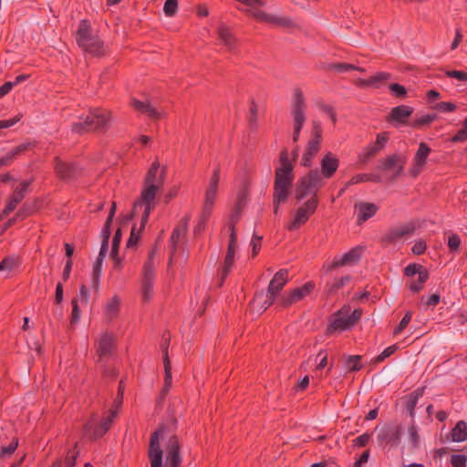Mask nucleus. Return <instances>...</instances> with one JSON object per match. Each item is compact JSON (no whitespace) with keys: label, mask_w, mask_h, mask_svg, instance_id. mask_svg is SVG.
Instances as JSON below:
<instances>
[{"label":"nucleus","mask_w":467,"mask_h":467,"mask_svg":"<svg viewBox=\"0 0 467 467\" xmlns=\"http://www.w3.org/2000/svg\"><path fill=\"white\" fill-rule=\"evenodd\" d=\"M436 119V115H425L419 119H417L414 123V126L420 127L423 125H428L431 123Z\"/></svg>","instance_id":"50"},{"label":"nucleus","mask_w":467,"mask_h":467,"mask_svg":"<svg viewBox=\"0 0 467 467\" xmlns=\"http://www.w3.org/2000/svg\"><path fill=\"white\" fill-rule=\"evenodd\" d=\"M163 429L155 431L150 440L148 457L150 467L163 466V451L161 448V439L162 438ZM165 467H181V443L176 435H172L165 444Z\"/></svg>","instance_id":"2"},{"label":"nucleus","mask_w":467,"mask_h":467,"mask_svg":"<svg viewBox=\"0 0 467 467\" xmlns=\"http://www.w3.org/2000/svg\"><path fill=\"white\" fill-rule=\"evenodd\" d=\"M113 119V113L110 109L104 108H94L82 121L72 124L71 130L77 134L87 132H106Z\"/></svg>","instance_id":"4"},{"label":"nucleus","mask_w":467,"mask_h":467,"mask_svg":"<svg viewBox=\"0 0 467 467\" xmlns=\"http://www.w3.org/2000/svg\"><path fill=\"white\" fill-rule=\"evenodd\" d=\"M413 109L409 106H398L391 109L389 120L397 121L399 123H406L407 119L412 114Z\"/></svg>","instance_id":"29"},{"label":"nucleus","mask_w":467,"mask_h":467,"mask_svg":"<svg viewBox=\"0 0 467 467\" xmlns=\"http://www.w3.org/2000/svg\"><path fill=\"white\" fill-rule=\"evenodd\" d=\"M76 41L80 48L92 56L101 57L106 54V48L103 41L95 35H92L90 23L86 20H80L76 33Z\"/></svg>","instance_id":"5"},{"label":"nucleus","mask_w":467,"mask_h":467,"mask_svg":"<svg viewBox=\"0 0 467 467\" xmlns=\"http://www.w3.org/2000/svg\"><path fill=\"white\" fill-rule=\"evenodd\" d=\"M405 164V160L397 154L388 157L381 165V169L384 171H391L393 172V178H396L402 173Z\"/></svg>","instance_id":"19"},{"label":"nucleus","mask_w":467,"mask_h":467,"mask_svg":"<svg viewBox=\"0 0 467 467\" xmlns=\"http://www.w3.org/2000/svg\"><path fill=\"white\" fill-rule=\"evenodd\" d=\"M21 119L20 115L16 116L13 119H5V120H0V129H7L15 125L16 122H18Z\"/></svg>","instance_id":"56"},{"label":"nucleus","mask_w":467,"mask_h":467,"mask_svg":"<svg viewBox=\"0 0 467 467\" xmlns=\"http://www.w3.org/2000/svg\"><path fill=\"white\" fill-rule=\"evenodd\" d=\"M162 353H163V365H164V385L161 391V395L162 398L166 397L169 393L171 386H172V376H171V363L169 358L168 348H169V339L165 341L162 345Z\"/></svg>","instance_id":"17"},{"label":"nucleus","mask_w":467,"mask_h":467,"mask_svg":"<svg viewBox=\"0 0 467 467\" xmlns=\"http://www.w3.org/2000/svg\"><path fill=\"white\" fill-rule=\"evenodd\" d=\"M467 458L462 454H454L451 456V463L453 467H464L466 465Z\"/></svg>","instance_id":"43"},{"label":"nucleus","mask_w":467,"mask_h":467,"mask_svg":"<svg viewBox=\"0 0 467 467\" xmlns=\"http://www.w3.org/2000/svg\"><path fill=\"white\" fill-rule=\"evenodd\" d=\"M467 140V118L463 122V128L453 137V141H464Z\"/></svg>","instance_id":"49"},{"label":"nucleus","mask_w":467,"mask_h":467,"mask_svg":"<svg viewBox=\"0 0 467 467\" xmlns=\"http://www.w3.org/2000/svg\"><path fill=\"white\" fill-rule=\"evenodd\" d=\"M349 307L344 306L335 313L329 319L327 333L333 335L349 329L352 326L348 320Z\"/></svg>","instance_id":"12"},{"label":"nucleus","mask_w":467,"mask_h":467,"mask_svg":"<svg viewBox=\"0 0 467 467\" xmlns=\"http://www.w3.org/2000/svg\"><path fill=\"white\" fill-rule=\"evenodd\" d=\"M153 292V282L142 281V296L144 301H148Z\"/></svg>","instance_id":"42"},{"label":"nucleus","mask_w":467,"mask_h":467,"mask_svg":"<svg viewBox=\"0 0 467 467\" xmlns=\"http://www.w3.org/2000/svg\"><path fill=\"white\" fill-rule=\"evenodd\" d=\"M230 240L223 265L219 268L218 274L221 280H224L234 265L235 251L237 248V235L234 223L229 225Z\"/></svg>","instance_id":"10"},{"label":"nucleus","mask_w":467,"mask_h":467,"mask_svg":"<svg viewBox=\"0 0 467 467\" xmlns=\"http://www.w3.org/2000/svg\"><path fill=\"white\" fill-rule=\"evenodd\" d=\"M220 173V168H215L213 171L212 177L209 180V183L205 191L202 207V217L204 219H207L211 215L213 205L215 203L218 193Z\"/></svg>","instance_id":"9"},{"label":"nucleus","mask_w":467,"mask_h":467,"mask_svg":"<svg viewBox=\"0 0 467 467\" xmlns=\"http://www.w3.org/2000/svg\"><path fill=\"white\" fill-rule=\"evenodd\" d=\"M355 208L359 222H365L372 217L378 211V207L370 202H358L355 205Z\"/></svg>","instance_id":"28"},{"label":"nucleus","mask_w":467,"mask_h":467,"mask_svg":"<svg viewBox=\"0 0 467 467\" xmlns=\"http://www.w3.org/2000/svg\"><path fill=\"white\" fill-rule=\"evenodd\" d=\"M387 140L388 135L386 133L379 134L375 144L366 150L365 153L359 157L360 160L362 161H365L368 158L375 155L379 150H380L384 147Z\"/></svg>","instance_id":"30"},{"label":"nucleus","mask_w":467,"mask_h":467,"mask_svg":"<svg viewBox=\"0 0 467 467\" xmlns=\"http://www.w3.org/2000/svg\"><path fill=\"white\" fill-rule=\"evenodd\" d=\"M396 349H397V347L394 345L387 348L380 355H379L377 357L376 361L380 362V361L384 360L386 358L392 355L396 351Z\"/></svg>","instance_id":"54"},{"label":"nucleus","mask_w":467,"mask_h":467,"mask_svg":"<svg viewBox=\"0 0 467 467\" xmlns=\"http://www.w3.org/2000/svg\"><path fill=\"white\" fill-rule=\"evenodd\" d=\"M190 217L184 216L182 217L176 227L173 229L171 236V242L172 244L173 249L176 248V245L180 242L182 238H183L187 233L188 224H189Z\"/></svg>","instance_id":"26"},{"label":"nucleus","mask_w":467,"mask_h":467,"mask_svg":"<svg viewBox=\"0 0 467 467\" xmlns=\"http://www.w3.org/2000/svg\"><path fill=\"white\" fill-rule=\"evenodd\" d=\"M122 402H123L122 393H118V396L114 400V402H113L111 408L109 409V410H116V413L118 414L119 410H120V408L122 406Z\"/></svg>","instance_id":"60"},{"label":"nucleus","mask_w":467,"mask_h":467,"mask_svg":"<svg viewBox=\"0 0 467 467\" xmlns=\"http://www.w3.org/2000/svg\"><path fill=\"white\" fill-rule=\"evenodd\" d=\"M30 185V182L24 181L12 193L10 196L5 209L3 210L2 215L6 216L10 213H12L18 203L22 202L25 198L26 193L27 192L28 186Z\"/></svg>","instance_id":"16"},{"label":"nucleus","mask_w":467,"mask_h":467,"mask_svg":"<svg viewBox=\"0 0 467 467\" xmlns=\"http://www.w3.org/2000/svg\"><path fill=\"white\" fill-rule=\"evenodd\" d=\"M165 181V168H161L160 162L155 161L148 170L143 180V186L140 198L135 201L132 208V216L141 213L140 227L137 231L133 226L127 247L135 246L139 241L140 234L144 229L151 211L155 208V197L163 187Z\"/></svg>","instance_id":"1"},{"label":"nucleus","mask_w":467,"mask_h":467,"mask_svg":"<svg viewBox=\"0 0 467 467\" xmlns=\"http://www.w3.org/2000/svg\"><path fill=\"white\" fill-rule=\"evenodd\" d=\"M389 89L391 93L396 97H405L407 94L406 88L397 83H393L389 85Z\"/></svg>","instance_id":"44"},{"label":"nucleus","mask_w":467,"mask_h":467,"mask_svg":"<svg viewBox=\"0 0 467 467\" xmlns=\"http://www.w3.org/2000/svg\"><path fill=\"white\" fill-rule=\"evenodd\" d=\"M306 103L300 88H296L293 93L290 112L294 120V140H297L299 133L306 121Z\"/></svg>","instance_id":"7"},{"label":"nucleus","mask_w":467,"mask_h":467,"mask_svg":"<svg viewBox=\"0 0 467 467\" xmlns=\"http://www.w3.org/2000/svg\"><path fill=\"white\" fill-rule=\"evenodd\" d=\"M56 173L64 180L74 178L78 173L75 164L62 161L58 157L55 158Z\"/></svg>","instance_id":"22"},{"label":"nucleus","mask_w":467,"mask_h":467,"mask_svg":"<svg viewBox=\"0 0 467 467\" xmlns=\"http://www.w3.org/2000/svg\"><path fill=\"white\" fill-rule=\"evenodd\" d=\"M321 184V173L317 170L309 171L306 176L300 178L296 183L295 197L301 201L310 196L317 198V193Z\"/></svg>","instance_id":"6"},{"label":"nucleus","mask_w":467,"mask_h":467,"mask_svg":"<svg viewBox=\"0 0 467 467\" xmlns=\"http://www.w3.org/2000/svg\"><path fill=\"white\" fill-rule=\"evenodd\" d=\"M14 267V261L10 258H5L0 262V271L11 270Z\"/></svg>","instance_id":"63"},{"label":"nucleus","mask_w":467,"mask_h":467,"mask_svg":"<svg viewBox=\"0 0 467 467\" xmlns=\"http://www.w3.org/2000/svg\"><path fill=\"white\" fill-rule=\"evenodd\" d=\"M430 152L431 149L425 143L421 142L414 157V167L411 170L413 176H417L420 173Z\"/></svg>","instance_id":"24"},{"label":"nucleus","mask_w":467,"mask_h":467,"mask_svg":"<svg viewBox=\"0 0 467 467\" xmlns=\"http://www.w3.org/2000/svg\"><path fill=\"white\" fill-rule=\"evenodd\" d=\"M320 138L321 135L317 130H315L314 137L308 141L306 151L302 157L301 164L306 167H310L313 160L320 150Z\"/></svg>","instance_id":"15"},{"label":"nucleus","mask_w":467,"mask_h":467,"mask_svg":"<svg viewBox=\"0 0 467 467\" xmlns=\"http://www.w3.org/2000/svg\"><path fill=\"white\" fill-rule=\"evenodd\" d=\"M362 254L361 247H355L348 253L345 254L341 258L335 259L333 266L353 265L358 262Z\"/></svg>","instance_id":"25"},{"label":"nucleus","mask_w":467,"mask_h":467,"mask_svg":"<svg viewBox=\"0 0 467 467\" xmlns=\"http://www.w3.org/2000/svg\"><path fill=\"white\" fill-rule=\"evenodd\" d=\"M461 244V239L457 234H451L448 239V246L451 252H455L459 249Z\"/></svg>","instance_id":"47"},{"label":"nucleus","mask_w":467,"mask_h":467,"mask_svg":"<svg viewBox=\"0 0 467 467\" xmlns=\"http://www.w3.org/2000/svg\"><path fill=\"white\" fill-rule=\"evenodd\" d=\"M261 237L254 235L251 240V245L253 247V256H255L261 249Z\"/></svg>","instance_id":"55"},{"label":"nucleus","mask_w":467,"mask_h":467,"mask_svg":"<svg viewBox=\"0 0 467 467\" xmlns=\"http://www.w3.org/2000/svg\"><path fill=\"white\" fill-rule=\"evenodd\" d=\"M318 204V198H309L296 212L294 219L287 225L289 231H295L305 224L309 217L316 212Z\"/></svg>","instance_id":"11"},{"label":"nucleus","mask_w":467,"mask_h":467,"mask_svg":"<svg viewBox=\"0 0 467 467\" xmlns=\"http://www.w3.org/2000/svg\"><path fill=\"white\" fill-rule=\"evenodd\" d=\"M120 240H121V231H120V229H118L114 234L113 241H112V248H111L112 254L118 253Z\"/></svg>","instance_id":"52"},{"label":"nucleus","mask_w":467,"mask_h":467,"mask_svg":"<svg viewBox=\"0 0 467 467\" xmlns=\"http://www.w3.org/2000/svg\"><path fill=\"white\" fill-rule=\"evenodd\" d=\"M445 74H446V76H448L450 78H454L461 81L467 80V74L462 71L449 70V71H446Z\"/></svg>","instance_id":"51"},{"label":"nucleus","mask_w":467,"mask_h":467,"mask_svg":"<svg viewBox=\"0 0 467 467\" xmlns=\"http://www.w3.org/2000/svg\"><path fill=\"white\" fill-rule=\"evenodd\" d=\"M114 348V336L112 333L104 332L99 338L96 350L99 357V362L102 363L108 360Z\"/></svg>","instance_id":"14"},{"label":"nucleus","mask_w":467,"mask_h":467,"mask_svg":"<svg viewBox=\"0 0 467 467\" xmlns=\"http://www.w3.org/2000/svg\"><path fill=\"white\" fill-rule=\"evenodd\" d=\"M339 161L331 152L323 156V179L330 178L338 168Z\"/></svg>","instance_id":"27"},{"label":"nucleus","mask_w":467,"mask_h":467,"mask_svg":"<svg viewBox=\"0 0 467 467\" xmlns=\"http://www.w3.org/2000/svg\"><path fill=\"white\" fill-rule=\"evenodd\" d=\"M131 107L134 108L140 113L145 114L149 118L154 119H160L163 117V111H160L157 109L153 108L149 102H144L133 99L130 102Z\"/></svg>","instance_id":"20"},{"label":"nucleus","mask_w":467,"mask_h":467,"mask_svg":"<svg viewBox=\"0 0 467 467\" xmlns=\"http://www.w3.org/2000/svg\"><path fill=\"white\" fill-rule=\"evenodd\" d=\"M103 259L104 258L98 256L97 260L93 265L92 275H93V283H94L95 286H98V285H99V277L100 275L101 265H102Z\"/></svg>","instance_id":"39"},{"label":"nucleus","mask_w":467,"mask_h":467,"mask_svg":"<svg viewBox=\"0 0 467 467\" xmlns=\"http://www.w3.org/2000/svg\"><path fill=\"white\" fill-rule=\"evenodd\" d=\"M426 271L422 266L417 265H409L405 267L404 273L408 276H413L415 275H420V272Z\"/></svg>","instance_id":"46"},{"label":"nucleus","mask_w":467,"mask_h":467,"mask_svg":"<svg viewBox=\"0 0 467 467\" xmlns=\"http://www.w3.org/2000/svg\"><path fill=\"white\" fill-rule=\"evenodd\" d=\"M287 280L288 271L286 269H281L275 275L269 283L266 299L264 301L261 306L263 310H266L277 300L279 293L282 291Z\"/></svg>","instance_id":"8"},{"label":"nucleus","mask_w":467,"mask_h":467,"mask_svg":"<svg viewBox=\"0 0 467 467\" xmlns=\"http://www.w3.org/2000/svg\"><path fill=\"white\" fill-rule=\"evenodd\" d=\"M314 289V285L310 282L301 287L295 288L288 293L284 294L278 299V304L284 307H288L292 304L303 299Z\"/></svg>","instance_id":"13"},{"label":"nucleus","mask_w":467,"mask_h":467,"mask_svg":"<svg viewBox=\"0 0 467 467\" xmlns=\"http://www.w3.org/2000/svg\"><path fill=\"white\" fill-rule=\"evenodd\" d=\"M116 410H108L101 418L99 423L95 427L93 436L97 438L102 437L111 427L117 417Z\"/></svg>","instance_id":"21"},{"label":"nucleus","mask_w":467,"mask_h":467,"mask_svg":"<svg viewBox=\"0 0 467 467\" xmlns=\"http://www.w3.org/2000/svg\"><path fill=\"white\" fill-rule=\"evenodd\" d=\"M89 297V293L88 291V288L85 285H82L79 289V294L78 299L80 300L82 303H88Z\"/></svg>","instance_id":"58"},{"label":"nucleus","mask_w":467,"mask_h":467,"mask_svg":"<svg viewBox=\"0 0 467 467\" xmlns=\"http://www.w3.org/2000/svg\"><path fill=\"white\" fill-rule=\"evenodd\" d=\"M72 304V313H71V324H76L78 322L80 318V309L78 307V299L73 298L71 301Z\"/></svg>","instance_id":"41"},{"label":"nucleus","mask_w":467,"mask_h":467,"mask_svg":"<svg viewBox=\"0 0 467 467\" xmlns=\"http://www.w3.org/2000/svg\"><path fill=\"white\" fill-rule=\"evenodd\" d=\"M361 357L360 356H351L348 358L347 365L348 367V369L351 371L358 370L360 366Z\"/></svg>","instance_id":"45"},{"label":"nucleus","mask_w":467,"mask_h":467,"mask_svg":"<svg viewBox=\"0 0 467 467\" xmlns=\"http://www.w3.org/2000/svg\"><path fill=\"white\" fill-rule=\"evenodd\" d=\"M367 181L379 182L380 178H379V176L372 177V176H369L368 174H357L354 177H352V179L350 181V183L351 184H357V183H359V182H367Z\"/></svg>","instance_id":"40"},{"label":"nucleus","mask_w":467,"mask_h":467,"mask_svg":"<svg viewBox=\"0 0 467 467\" xmlns=\"http://www.w3.org/2000/svg\"><path fill=\"white\" fill-rule=\"evenodd\" d=\"M34 147L35 143L26 142L13 148L0 159V167L9 165L17 156L21 155L28 150L33 149Z\"/></svg>","instance_id":"23"},{"label":"nucleus","mask_w":467,"mask_h":467,"mask_svg":"<svg viewBox=\"0 0 467 467\" xmlns=\"http://www.w3.org/2000/svg\"><path fill=\"white\" fill-rule=\"evenodd\" d=\"M120 298L118 296H112L104 307V314L109 319L117 317L119 311Z\"/></svg>","instance_id":"31"},{"label":"nucleus","mask_w":467,"mask_h":467,"mask_svg":"<svg viewBox=\"0 0 467 467\" xmlns=\"http://www.w3.org/2000/svg\"><path fill=\"white\" fill-rule=\"evenodd\" d=\"M63 300V285L58 283L56 286L55 303L59 305Z\"/></svg>","instance_id":"61"},{"label":"nucleus","mask_w":467,"mask_h":467,"mask_svg":"<svg viewBox=\"0 0 467 467\" xmlns=\"http://www.w3.org/2000/svg\"><path fill=\"white\" fill-rule=\"evenodd\" d=\"M433 108L442 112H450L453 111L456 109V106L451 102H440L437 103Z\"/></svg>","instance_id":"48"},{"label":"nucleus","mask_w":467,"mask_h":467,"mask_svg":"<svg viewBox=\"0 0 467 467\" xmlns=\"http://www.w3.org/2000/svg\"><path fill=\"white\" fill-rule=\"evenodd\" d=\"M390 75L385 72H379L375 76L369 78L370 80V88H379L381 83L385 80L389 79Z\"/></svg>","instance_id":"38"},{"label":"nucleus","mask_w":467,"mask_h":467,"mask_svg":"<svg viewBox=\"0 0 467 467\" xmlns=\"http://www.w3.org/2000/svg\"><path fill=\"white\" fill-rule=\"evenodd\" d=\"M217 36L220 42L225 47L229 52H233L236 47V37L231 29L224 24H221L217 28Z\"/></svg>","instance_id":"18"},{"label":"nucleus","mask_w":467,"mask_h":467,"mask_svg":"<svg viewBox=\"0 0 467 467\" xmlns=\"http://www.w3.org/2000/svg\"><path fill=\"white\" fill-rule=\"evenodd\" d=\"M18 446V439L14 438L8 446L0 447V459L5 456H11Z\"/></svg>","instance_id":"36"},{"label":"nucleus","mask_w":467,"mask_h":467,"mask_svg":"<svg viewBox=\"0 0 467 467\" xmlns=\"http://www.w3.org/2000/svg\"><path fill=\"white\" fill-rule=\"evenodd\" d=\"M413 228L410 225H403L400 227H397L391 230L390 232V239L398 240L407 234L412 233Z\"/></svg>","instance_id":"34"},{"label":"nucleus","mask_w":467,"mask_h":467,"mask_svg":"<svg viewBox=\"0 0 467 467\" xmlns=\"http://www.w3.org/2000/svg\"><path fill=\"white\" fill-rule=\"evenodd\" d=\"M152 258H153V252H150L149 254V258L143 266V280L142 281L154 282L155 271H154Z\"/></svg>","instance_id":"33"},{"label":"nucleus","mask_w":467,"mask_h":467,"mask_svg":"<svg viewBox=\"0 0 467 467\" xmlns=\"http://www.w3.org/2000/svg\"><path fill=\"white\" fill-rule=\"evenodd\" d=\"M427 279H428V272L427 271L420 272V275H418L417 280L411 282L410 289L413 292H419L420 290H421L422 285Z\"/></svg>","instance_id":"35"},{"label":"nucleus","mask_w":467,"mask_h":467,"mask_svg":"<svg viewBox=\"0 0 467 467\" xmlns=\"http://www.w3.org/2000/svg\"><path fill=\"white\" fill-rule=\"evenodd\" d=\"M305 365L308 368H315L317 370L321 367V361L317 362V357L314 358H309L305 363Z\"/></svg>","instance_id":"62"},{"label":"nucleus","mask_w":467,"mask_h":467,"mask_svg":"<svg viewBox=\"0 0 467 467\" xmlns=\"http://www.w3.org/2000/svg\"><path fill=\"white\" fill-rule=\"evenodd\" d=\"M280 167L275 172L273 204L274 213H277L280 204L285 202L290 195L294 182L293 164L285 151L280 154Z\"/></svg>","instance_id":"3"},{"label":"nucleus","mask_w":467,"mask_h":467,"mask_svg":"<svg viewBox=\"0 0 467 467\" xmlns=\"http://www.w3.org/2000/svg\"><path fill=\"white\" fill-rule=\"evenodd\" d=\"M362 310L360 308L355 309L352 313H348V320L353 327L361 317Z\"/></svg>","instance_id":"53"},{"label":"nucleus","mask_w":467,"mask_h":467,"mask_svg":"<svg viewBox=\"0 0 467 467\" xmlns=\"http://www.w3.org/2000/svg\"><path fill=\"white\" fill-rule=\"evenodd\" d=\"M178 10V0H166L163 6V12L166 16H173Z\"/></svg>","instance_id":"37"},{"label":"nucleus","mask_w":467,"mask_h":467,"mask_svg":"<svg viewBox=\"0 0 467 467\" xmlns=\"http://www.w3.org/2000/svg\"><path fill=\"white\" fill-rule=\"evenodd\" d=\"M409 438L413 446H417L419 442V436L417 429L411 426L409 430Z\"/></svg>","instance_id":"59"},{"label":"nucleus","mask_w":467,"mask_h":467,"mask_svg":"<svg viewBox=\"0 0 467 467\" xmlns=\"http://www.w3.org/2000/svg\"><path fill=\"white\" fill-rule=\"evenodd\" d=\"M467 439V423L464 420L459 421L451 431V440L456 442Z\"/></svg>","instance_id":"32"},{"label":"nucleus","mask_w":467,"mask_h":467,"mask_svg":"<svg viewBox=\"0 0 467 467\" xmlns=\"http://www.w3.org/2000/svg\"><path fill=\"white\" fill-rule=\"evenodd\" d=\"M14 87V83L5 82L2 86H0V99L8 94Z\"/></svg>","instance_id":"64"},{"label":"nucleus","mask_w":467,"mask_h":467,"mask_svg":"<svg viewBox=\"0 0 467 467\" xmlns=\"http://www.w3.org/2000/svg\"><path fill=\"white\" fill-rule=\"evenodd\" d=\"M439 302H440V296L438 294H433L428 299H426V301L424 302V305L428 308L429 307L433 308L434 306H436L438 305Z\"/></svg>","instance_id":"57"}]
</instances>
